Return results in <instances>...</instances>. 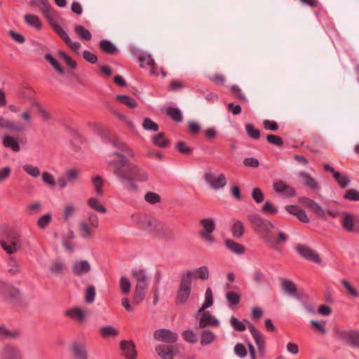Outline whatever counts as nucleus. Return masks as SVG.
<instances>
[{
    "label": "nucleus",
    "mask_w": 359,
    "mask_h": 359,
    "mask_svg": "<svg viewBox=\"0 0 359 359\" xmlns=\"http://www.w3.org/2000/svg\"><path fill=\"white\" fill-rule=\"evenodd\" d=\"M106 147L108 170L121 182L131 180L129 172L132 164L128 157L134 158L135 151L124 142L116 137L107 140Z\"/></svg>",
    "instance_id": "obj_1"
},
{
    "label": "nucleus",
    "mask_w": 359,
    "mask_h": 359,
    "mask_svg": "<svg viewBox=\"0 0 359 359\" xmlns=\"http://www.w3.org/2000/svg\"><path fill=\"white\" fill-rule=\"evenodd\" d=\"M247 219L256 231L261 232V236L267 245L278 252L281 251L280 243H286L287 241L286 234L279 231L276 236L273 232L275 228L273 224L257 214H249L247 215Z\"/></svg>",
    "instance_id": "obj_2"
},
{
    "label": "nucleus",
    "mask_w": 359,
    "mask_h": 359,
    "mask_svg": "<svg viewBox=\"0 0 359 359\" xmlns=\"http://www.w3.org/2000/svg\"><path fill=\"white\" fill-rule=\"evenodd\" d=\"M133 222L140 229L149 232L158 233L168 231V227L161 221L142 213H135L131 217Z\"/></svg>",
    "instance_id": "obj_3"
},
{
    "label": "nucleus",
    "mask_w": 359,
    "mask_h": 359,
    "mask_svg": "<svg viewBox=\"0 0 359 359\" xmlns=\"http://www.w3.org/2000/svg\"><path fill=\"white\" fill-rule=\"evenodd\" d=\"M132 274L136 280L133 304L138 305L145 298L149 287V277L144 269H133Z\"/></svg>",
    "instance_id": "obj_4"
},
{
    "label": "nucleus",
    "mask_w": 359,
    "mask_h": 359,
    "mask_svg": "<svg viewBox=\"0 0 359 359\" xmlns=\"http://www.w3.org/2000/svg\"><path fill=\"white\" fill-rule=\"evenodd\" d=\"M192 279L193 273L191 271H187L181 276L180 285L177 291L176 304H184L188 300L191 292Z\"/></svg>",
    "instance_id": "obj_5"
},
{
    "label": "nucleus",
    "mask_w": 359,
    "mask_h": 359,
    "mask_svg": "<svg viewBox=\"0 0 359 359\" xmlns=\"http://www.w3.org/2000/svg\"><path fill=\"white\" fill-rule=\"evenodd\" d=\"M0 294L11 304L18 305L21 302L20 290L8 283L0 282Z\"/></svg>",
    "instance_id": "obj_6"
},
{
    "label": "nucleus",
    "mask_w": 359,
    "mask_h": 359,
    "mask_svg": "<svg viewBox=\"0 0 359 359\" xmlns=\"http://www.w3.org/2000/svg\"><path fill=\"white\" fill-rule=\"evenodd\" d=\"M203 230L200 232L201 237L207 243H212L215 241L212 233L215 229V222L213 218H205L200 221Z\"/></svg>",
    "instance_id": "obj_7"
},
{
    "label": "nucleus",
    "mask_w": 359,
    "mask_h": 359,
    "mask_svg": "<svg viewBox=\"0 0 359 359\" xmlns=\"http://www.w3.org/2000/svg\"><path fill=\"white\" fill-rule=\"evenodd\" d=\"M70 359H88L86 344L80 341H74L69 344Z\"/></svg>",
    "instance_id": "obj_8"
},
{
    "label": "nucleus",
    "mask_w": 359,
    "mask_h": 359,
    "mask_svg": "<svg viewBox=\"0 0 359 359\" xmlns=\"http://www.w3.org/2000/svg\"><path fill=\"white\" fill-rule=\"evenodd\" d=\"M18 233L12 231L11 235H8L0 241L1 246L8 254H13L20 249V246L18 244Z\"/></svg>",
    "instance_id": "obj_9"
},
{
    "label": "nucleus",
    "mask_w": 359,
    "mask_h": 359,
    "mask_svg": "<svg viewBox=\"0 0 359 359\" xmlns=\"http://www.w3.org/2000/svg\"><path fill=\"white\" fill-rule=\"evenodd\" d=\"M337 337L346 341L351 346L359 347V331L357 330H337Z\"/></svg>",
    "instance_id": "obj_10"
},
{
    "label": "nucleus",
    "mask_w": 359,
    "mask_h": 359,
    "mask_svg": "<svg viewBox=\"0 0 359 359\" xmlns=\"http://www.w3.org/2000/svg\"><path fill=\"white\" fill-rule=\"evenodd\" d=\"M204 180L211 188L215 190L222 189L226 184V179L223 173H220L216 177L212 172H206L204 174Z\"/></svg>",
    "instance_id": "obj_11"
},
{
    "label": "nucleus",
    "mask_w": 359,
    "mask_h": 359,
    "mask_svg": "<svg viewBox=\"0 0 359 359\" xmlns=\"http://www.w3.org/2000/svg\"><path fill=\"white\" fill-rule=\"evenodd\" d=\"M195 318L198 320L199 328L218 327L219 325V320L217 319L209 311H203L200 313L198 318Z\"/></svg>",
    "instance_id": "obj_12"
},
{
    "label": "nucleus",
    "mask_w": 359,
    "mask_h": 359,
    "mask_svg": "<svg viewBox=\"0 0 359 359\" xmlns=\"http://www.w3.org/2000/svg\"><path fill=\"white\" fill-rule=\"evenodd\" d=\"M154 338L167 344L175 343L178 339V334L168 329H158L154 331Z\"/></svg>",
    "instance_id": "obj_13"
},
{
    "label": "nucleus",
    "mask_w": 359,
    "mask_h": 359,
    "mask_svg": "<svg viewBox=\"0 0 359 359\" xmlns=\"http://www.w3.org/2000/svg\"><path fill=\"white\" fill-rule=\"evenodd\" d=\"M295 250L298 254L304 259L317 264L321 262V259L319 255L311 248L306 245L297 244L295 247Z\"/></svg>",
    "instance_id": "obj_14"
},
{
    "label": "nucleus",
    "mask_w": 359,
    "mask_h": 359,
    "mask_svg": "<svg viewBox=\"0 0 359 359\" xmlns=\"http://www.w3.org/2000/svg\"><path fill=\"white\" fill-rule=\"evenodd\" d=\"M343 220L341 222L342 226L348 232L359 233V220L354 219L351 215L346 212H342Z\"/></svg>",
    "instance_id": "obj_15"
},
{
    "label": "nucleus",
    "mask_w": 359,
    "mask_h": 359,
    "mask_svg": "<svg viewBox=\"0 0 359 359\" xmlns=\"http://www.w3.org/2000/svg\"><path fill=\"white\" fill-rule=\"evenodd\" d=\"M120 348L126 359H136L137 351L133 341L122 340L120 342Z\"/></svg>",
    "instance_id": "obj_16"
},
{
    "label": "nucleus",
    "mask_w": 359,
    "mask_h": 359,
    "mask_svg": "<svg viewBox=\"0 0 359 359\" xmlns=\"http://www.w3.org/2000/svg\"><path fill=\"white\" fill-rule=\"evenodd\" d=\"M299 201L307 208H309L311 211H312L315 215H316L319 217L325 218V212L322 208V207L317 203L316 201L306 198L302 197L299 199Z\"/></svg>",
    "instance_id": "obj_17"
},
{
    "label": "nucleus",
    "mask_w": 359,
    "mask_h": 359,
    "mask_svg": "<svg viewBox=\"0 0 359 359\" xmlns=\"http://www.w3.org/2000/svg\"><path fill=\"white\" fill-rule=\"evenodd\" d=\"M273 188L276 192L282 194L286 197L296 196V189L293 187L286 184L282 180L274 182Z\"/></svg>",
    "instance_id": "obj_18"
},
{
    "label": "nucleus",
    "mask_w": 359,
    "mask_h": 359,
    "mask_svg": "<svg viewBox=\"0 0 359 359\" xmlns=\"http://www.w3.org/2000/svg\"><path fill=\"white\" fill-rule=\"evenodd\" d=\"M0 129H4L11 132L22 133L25 130V127L21 123L6 119L0 116Z\"/></svg>",
    "instance_id": "obj_19"
},
{
    "label": "nucleus",
    "mask_w": 359,
    "mask_h": 359,
    "mask_svg": "<svg viewBox=\"0 0 359 359\" xmlns=\"http://www.w3.org/2000/svg\"><path fill=\"white\" fill-rule=\"evenodd\" d=\"M1 358L22 359L19 348L13 345H6L4 347L1 353Z\"/></svg>",
    "instance_id": "obj_20"
},
{
    "label": "nucleus",
    "mask_w": 359,
    "mask_h": 359,
    "mask_svg": "<svg viewBox=\"0 0 359 359\" xmlns=\"http://www.w3.org/2000/svg\"><path fill=\"white\" fill-rule=\"evenodd\" d=\"M304 184L311 191H318L320 189V186L318 181L313 177L309 173L306 172H301L299 174Z\"/></svg>",
    "instance_id": "obj_21"
},
{
    "label": "nucleus",
    "mask_w": 359,
    "mask_h": 359,
    "mask_svg": "<svg viewBox=\"0 0 359 359\" xmlns=\"http://www.w3.org/2000/svg\"><path fill=\"white\" fill-rule=\"evenodd\" d=\"M65 315L67 317L79 323L84 322L86 316L84 311L79 307H74L66 310Z\"/></svg>",
    "instance_id": "obj_22"
},
{
    "label": "nucleus",
    "mask_w": 359,
    "mask_h": 359,
    "mask_svg": "<svg viewBox=\"0 0 359 359\" xmlns=\"http://www.w3.org/2000/svg\"><path fill=\"white\" fill-rule=\"evenodd\" d=\"M130 174L137 182H144L148 180L147 172L138 165L132 164L130 168Z\"/></svg>",
    "instance_id": "obj_23"
},
{
    "label": "nucleus",
    "mask_w": 359,
    "mask_h": 359,
    "mask_svg": "<svg viewBox=\"0 0 359 359\" xmlns=\"http://www.w3.org/2000/svg\"><path fill=\"white\" fill-rule=\"evenodd\" d=\"M155 351L162 359H173V347L167 344H160L156 346Z\"/></svg>",
    "instance_id": "obj_24"
},
{
    "label": "nucleus",
    "mask_w": 359,
    "mask_h": 359,
    "mask_svg": "<svg viewBox=\"0 0 359 359\" xmlns=\"http://www.w3.org/2000/svg\"><path fill=\"white\" fill-rule=\"evenodd\" d=\"M244 322L248 325V330L252 334L256 345L265 344V338L264 335L255 327V326L248 320H245Z\"/></svg>",
    "instance_id": "obj_25"
},
{
    "label": "nucleus",
    "mask_w": 359,
    "mask_h": 359,
    "mask_svg": "<svg viewBox=\"0 0 359 359\" xmlns=\"http://www.w3.org/2000/svg\"><path fill=\"white\" fill-rule=\"evenodd\" d=\"M2 144L4 147L11 149L13 151L18 152L20 150V146L17 138L9 135L3 136Z\"/></svg>",
    "instance_id": "obj_26"
},
{
    "label": "nucleus",
    "mask_w": 359,
    "mask_h": 359,
    "mask_svg": "<svg viewBox=\"0 0 359 359\" xmlns=\"http://www.w3.org/2000/svg\"><path fill=\"white\" fill-rule=\"evenodd\" d=\"M213 304V297L212 290L208 287L206 289L205 293V301L202 306L198 309L197 313L195 314V318H198L201 313L205 311L206 309L210 307Z\"/></svg>",
    "instance_id": "obj_27"
},
{
    "label": "nucleus",
    "mask_w": 359,
    "mask_h": 359,
    "mask_svg": "<svg viewBox=\"0 0 359 359\" xmlns=\"http://www.w3.org/2000/svg\"><path fill=\"white\" fill-rule=\"evenodd\" d=\"M0 337L3 339H18L20 337V332L18 330H9L4 325H0Z\"/></svg>",
    "instance_id": "obj_28"
},
{
    "label": "nucleus",
    "mask_w": 359,
    "mask_h": 359,
    "mask_svg": "<svg viewBox=\"0 0 359 359\" xmlns=\"http://www.w3.org/2000/svg\"><path fill=\"white\" fill-rule=\"evenodd\" d=\"M90 271V264L87 261L76 262L72 267V272L76 276H81Z\"/></svg>",
    "instance_id": "obj_29"
},
{
    "label": "nucleus",
    "mask_w": 359,
    "mask_h": 359,
    "mask_svg": "<svg viewBox=\"0 0 359 359\" xmlns=\"http://www.w3.org/2000/svg\"><path fill=\"white\" fill-rule=\"evenodd\" d=\"M282 289L289 295L299 298L297 294V287L294 283L290 280L283 279L281 282Z\"/></svg>",
    "instance_id": "obj_30"
},
{
    "label": "nucleus",
    "mask_w": 359,
    "mask_h": 359,
    "mask_svg": "<svg viewBox=\"0 0 359 359\" xmlns=\"http://www.w3.org/2000/svg\"><path fill=\"white\" fill-rule=\"evenodd\" d=\"M100 48L102 52L109 55H115L118 52L116 46L110 41L105 39L100 41Z\"/></svg>",
    "instance_id": "obj_31"
},
{
    "label": "nucleus",
    "mask_w": 359,
    "mask_h": 359,
    "mask_svg": "<svg viewBox=\"0 0 359 359\" xmlns=\"http://www.w3.org/2000/svg\"><path fill=\"white\" fill-rule=\"evenodd\" d=\"M225 246L232 252L237 255H242L245 252V248L241 244L235 242L231 239H227L225 241Z\"/></svg>",
    "instance_id": "obj_32"
},
{
    "label": "nucleus",
    "mask_w": 359,
    "mask_h": 359,
    "mask_svg": "<svg viewBox=\"0 0 359 359\" xmlns=\"http://www.w3.org/2000/svg\"><path fill=\"white\" fill-rule=\"evenodd\" d=\"M25 22L27 25L41 30L42 28L41 22L37 15L33 14H27L24 17Z\"/></svg>",
    "instance_id": "obj_33"
},
{
    "label": "nucleus",
    "mask_w": 359,
    "mask_h": 359,
    "mask_svg": "<svg viewBox=\"0 0 359 359\" xmlns=\"http://www.w3.org/2000/svg\"><path fill=\"white\" fill-rule=\"evenodd\" d=\"M216 339L215 334L210 330H205L201 333V344L207 346L212 344Z\"/></svg>",
    "instance_id": "obj_34"
},
{
    "label": "nucleus",
    "mask_w": 359,
    "mask_h": 359,
    "mask_svg": "<svg viewBox=\"0 0 359 359\" xmlns=\"http://www.w3.org/2000/svg\"><path fill=\"white\" fill-rule=\"evenodd\" d=\"M245 231V226L241 220H235L232 227L231 233L234 238H241Z\"/></svg>",
    "instance_id": "obj_35"
},
{
    "label": "nucleus",
    "mask_w": 359,
    "mask_h": 359,
    "mask_svg": "<svg viewBox=\"0 0 359 359\" xmlns=\"http://www.w3.org/2000/svg\"><path fill=\"white\" fill-rule=\"evenodd\" d=\"M100 334L103 338L116 337L118 335V331L111 325H107L100 328Z\"/></svg>",
    "instance_id": "obj_36"
},
{
    "label": "nucleus",
    "mask_w": 359,
    "mask_h": 359,
    "mask_svg": "<svg viewBox=\"0 0 359 359\" xmlns=\"http://www.w3.org/2000/svg\"><path fill=\"white\" fill-rule=\"evenodd\" d=\"M44 59L48 62L60 75L65 74V69L58 62V61L50 53H47L44 55Z\"/></svg>",
    "instance_id": "obj_37"
},
{
    "label": "nucleus",
    "mask_w": 359,
    "mask_h": 359,
    "mask_svg": "<svg viewBox=\"0 0 359 359\" xmlns=\"http://www.w3.org/2000/svg\"><path fill=\"white\" fill-rule=\"evenodd\" d=\"M116 100L121 104H124L130 109H133L137 107L136 101L130 96L118 95L116 96Z\"/></svg>",
    "instance_id": "obj_38"
},
{
    "label": "nucleus",
    "mask_w": 359,
    "mask_h": 359,
    "mask_svg": "<svg viewBox=\"0 0 359 359\" xmlns=\"http://www.w3.org/2000/svg\"><path fill=\"white\" fill-rule=\"evenodd\" d=\"M191 271L193 273V278L197 279L206 280L209 277V270L206 266H200L194 271Z\"/></svg>",
    "instance_id": "obj_39"
},
{
    "label": "nucleus",
    "mask_w": 359,
    "mask_h": 359,
    "mask_svg": "<svg viewBox=\"0 0 359 359\" xmlns=\"http://www.w3.org/2000/svg\"><path fill=\"white\" fill-rule=\"evenodd\" d=\"M226 298L229 307L238 305L241 301V296L238 293L229 291L226 293Z\"/></svg>",
    "instance_id": "obj_40"
},
{
    "label": "nucleus",
    "mask_w": 359,
    "mask_h": 359,
    "mask_svg": "<svg viewBox=\"0 0 359 359\" xmlns=\"http://www.w3.org/2000/svg\"><path fill=\"white\" fill-rule=\"evenodd\" d=\"M333 177L341 188H346L348 187L351 182L347 175H342L341 173L338 171L334 172Z\"/></svg>",
    "instance_id": "obj_41"
},
{
    "label": "nucleus",
    "mask_w": 359,
    "mask_h": 359,
    "mask_svg": "<svg viewBox=\"0 0 359 359\" xmlns=\"http://www.w3.org/2000/svg\"><path fill=\"white\" fill-rule=\"evenodd\" d=\"M168 142V140L165 138L163 133H159L153 137V143L159 147H166Z\"/></svg>",
    "instance_id": "obj_42"
},
{
    "label": "nucleus",
    "mask_w": 359,
    "mask_h": 359,
    "mask_svg": "<svg viewBox=\"0 0 359 359\" xmlns=\"http://www.w3.org/2000/svg\"><path fill=\"white\" fill-rule=\"evenodd\" d=\"M168 115L175 121L180 123L182 121V115L179 108L168 107L167 109Z\"/></svg>",
    "instance_id": "obj_43"
},
{
    "label": "nucleus",
    "mask_w": 359,
    "mask_h": 359,
    "mask_svg": "<svg viewBox=\"0 0 359 359\" xmlns=\"http://www.w3.org/2000/svg\"><path fill=\"white\" fill-rule=\"evenodd\" d=\"M230 325L237 332H244L246 330V326L243 322L240 321L235 316H232L230 318Z\"/></svg>",
    "instance_id": "obj_44"
},
{
    "label": "nucleus",
    "mask_w": 359,
    "mask_h": 359,
    "mask_svg": "<svg viewBox=\"0 0 359 359\" xmlns=\"http://www.w3.org/2000/svg\"><path fill=\"white\" fill-rule=\"evenodd\" d=\"M52 216L50 213H46L39 217L37 220V226L41 229H46L50 223Z\"/></svg>",
    "instance_id": "obj_45"
},
{
    "label": "nucleus",
    "mask_w": 359,
    "mask_h": 359,
    "mask_svg": "<svg viewBox=\"0 0 359 359\" xmlns=\"http://www.w3.org/2000/svg\"><path fill=\"white\" fill-rule=\"evenodd\" d=\"M120 290L123 294H128L131 289V283L130 280L125 276L120 278Z\"/></svg>",
    "instance_id": "obj_46"
},
{
    "label": "nucleus",
    "mask_w": 359,
    "mask_h": 359,
    "mask_svg": "<svg viewBox=\"0 0 359 359\" xmlns=\"http://www.w3.org/2000/svg\"><path fill=\"white\" fill-rule=\"evenodd\" d=\"M247 134L252 139L257 140L260 137V131L255 128L252 124L248 123L245 126Z\"/></svg>",
    "instance_id": "obj_47"
},
{
    "label": "nucleus",
    "mask_w": 359,
    "mask_h": 359,
    "mask_svg": "<svg viewBox=\"0 0 359 359\" xmlns=\"http://www.w3.org/2000/svg\"><path fill=\"white\" fill-rule=\"evenodd\" d=\"M92 184L95 189V192L97 195H102L103 194V180L100 176H96L92 180Z\"/></svg>",
    "instance_id": "obj_48"
},
{
    "label": "nucleus",
    "mask_w": 359,
    "mask_h": 359,
    "mask_svg": "<svg viewBox=\"0 0 359 359\" xmlns=\"http://www.w3.org/2000/svg\"><path fill=\"white\" fill-rule=\"evenodd\" d=\"M144 200L149 204H156L161 201V196L154 192L149 191L144 195Z\"/></svg>",
    "instance_id": "obj_49"
},
{
    "label": "nucleus",
    "mask_w": 359,
    "mask_h": 359,
    "mask_svg": "<svg viewBox=\"0 0 359 359\" xmlns=\"http://www.w3.org/2000/svg\"><path fill=\"white\" fill-rule=\"evenodd\" d=\"M74 31L81 39L86 41L90 40V31L85 29L82 25H76L74 28Z\"/></svg>",
    "instance_id": "obj_50"
},
{
    "label": "nucleus",
    "mask_w": 359,
    "mask_h": 359,
    "mask_svg": "<svg viewBox=\"0 0 359 359\" xmlns=\"http://www.w3.org/2000/svg\"><path fill=\"white\" fill-rule=\"evenodd\" d=\"M182 336L184 339L190 344H196L197 342V335L191 330H185Z\"/></svg>",
    "instance_id": "obj_51"
},
{
    "label": "nucleus",
    "mask_w": 359,
    "mask_h": 359,
    "mask_svg": "<svg viewBox=\"0 0 359 359\" xmlns=\"http://www.w3.org/2000/svg\"><path fill=\"white\" fill-rule=\"evenodd\" d=\"M142 126L144 129L147 130L157 131L158 130V126L157 123L154 122L149 118H144Z\"/></svg>",
    "instance_id": "obj_52"
},
{
    "label": "nucleus",
    "mask_w": 359,
    "mask_h": 359,
    "mask_svg": "<svg viewBox=\"0 0 359 359\" xmlns=\"http://www.w3.org/2000/svg\"><path fill=\"white\" fill-rule=\"evenodd\" d=\"M91 208L102 214L107 212L106 208L97 199L94 198H91Z\"/></svg>",
    "instance_id": "obj_53"
},
{
    "label": "nucleus",
    "mask_w": 359,
    "mask_h": 359,
    "mask_svg": "<svg viewBox=\"0 0 359 359\" xmlns=\"http://www.w3.org/2000/svg\"><path fill=\"white\" fill-rule=\"evenodd\" d=\"M23 170L29 175L37 177L40 175V170L39 168L34 166L30 164H27L23 166Z\"/></svg>",
    "instance_id": "obj_54"
},
{
    "label": "nucleus",
    "mask_w": 359,
    "mask_h": 359,
    "mask_svg": "<svg viewBox=\"0 0 359 359\" xmlns=\"http://www.w3.org/2000/svg\"><path fill=\"white\" fill-rule=\"evenodd\" d=\"M252 198L257 203H260L264 200V195L259 188H254L252 191Z\"/></svg>",
    "instance_id": "obj_55"
},
{
    "label": "nucleus",
    "mask_w": 359,
    "mask_h": 359,
    "mask_svg": "<svg viewBox=\"0 0 359 359\" xmlns=\"http://www.w3.org/2000/svg\"><path fill=\"white\" fill-rule=\"evenodd\" d=\"M264 213L273 215L278 212V209L269 201H266L262 208Z\"/></svg>",
    "instance_id": "obj_56"
},
{
    "label": "nucleus",
    "mask_w": 359,
    "mask_h": 359,
    "mask_svg": "<svg viewBox=\"0 0 359 359\" xmlns=\"http://www.w3.org/2000/svg\"><path fill=\"white\" fill-rule=\"evenodd\" d=\"M344 198L349 201H358L359 191L353 189H348L344 195Z\"/></svg>",
    "instance_id": "obj_57"
},
{
    "label": "nucleus",
    "mask_w": 359,
    "mask_h": 359,
    "mask_svg": "<svg viewBox=\"0 0 359 359\" xmlns=\"http://www.w3.org/2000/svg\"><path fill=\"white\" fill-rule=\"evenodd\" d=\"M266 140L268 142L276 145L278 147H281L283 145V139L277 136L276 135L269 134L266 136Z\"/></svg>",
    "instance_id": "obj_58"
},
{
    "label": "nucleus",
    "mask_w": 359,
    "mask_h": 359,
    "mask_svg": "<svg viewBox=\"0 0 359 359\" xmlns=\"http://www.w3.org/2000/svg\"><path fill=\"white\" fill-rule=\"evenodd\" d=\"M42 14L46 18L51 27L57 23L55 20L56 17V13L52 8L49 9L48 12L43 13Z\"/></svg>",
    "instance_id": "obj_59"
},
{
    "label": "nucleus",
    "mask_w": 359,
    "mask_h": 359,
    "mask_svg": "<svg viewBox=\"0 0 359 359\" xmlns=\"http://www.w3.org/2000/svg\"><path fill=\"white\" fill-rule=\"evenodd\" d=\"M341 283L351 297H358L359 296L358 290L354 288L347 280H343Z\"/></svg>",
    "instance_id": "obj_60"
},
{
    "label": "nucleus",
    "mask_w": 359,
    "mask_h": 359,
    "mask_svg": "<svg viewBox=\"0 0 359 359\" xmlns=\"http://www.w3.org/2000/svg\"><path fill=\"white\" fill-rule=\"evenodd\" d=\"M176 149L182 154H189L192 152V149L187 146L184 142H178L175 145Z\"/></svg>",
    "instance_id": "obj_61"
},
{
    "label": "nucleus",
    "mask_w": 359,
    "mask_h": 359,
    "mask_svg": "<svg viewBox=\"0 0 359 359\" xmlns=\"http://www.w3.org/2000/svg\"><path fill=\"white\" fill-rule=\"evenodd\" d=\"M65 269V265L62 262H55L50 266V271L54 274H60Z\"/></svg>",
    "instance_id": "obj_62"
},
{
    "label": "nucleus",
    "mask_w": 359,
    "mask_h": 359,
    "mask_svg": "<svg viewBox=\"0 0 359 359\" xmlns=\"http://www.w3.org/2000/svg\"><path fill=\"white\" fill-rule=\"evenodd\" d=\"M66 45H67L74 52L79 54V51L81 48V43L79 42H73L69 36L65 38L64 41Z\"/></svg>",
    "instance_id": "obj_63"
},
{
    "label": "nucleus",
    "mask_w": 359,
    "mask_h": 359,
    "mask_svg": "<svg viewBox=\"0 0 359 359\" xmlns=\"http://www.w3.org/2000/svg\"><path fill=\"white\" fill-rule=\"evenodd\" d=\"M235 354L240 358H245L247 355V351L243 344L238 343L234 346Z\"/></svg>",
    "instance_id": "obj_64"
}]
</instances>
